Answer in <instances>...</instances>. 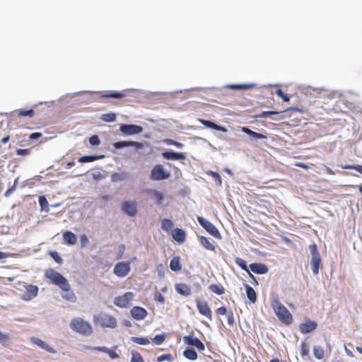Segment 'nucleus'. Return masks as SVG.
I'll list each match as a JSON object with an SVG mask.
<instances>
[{"label": "nucleus", "instance_id": "1", "mask_svg": "<svg viewBox=\"0 0 362 362\" xmlns=\"http://www.w3.org/2000/svg\"><path fill=\"white\" fill-rule=\"evenodd\" d=\"M271 305L279 320L286 325H290L293 322V317L289 310L280 302L277 297L271 301Z\"/></svg>", "mask_w": 362, "mask_h": 362}, {"label": "nucleus", "instance_id": "2", "mask_svg": "<svg viewBox=\"0 0 362 362\" xmlns=\"http://www.w3.org/2000/svg\"><path fill=\"white\" fill-rule=\"evenodd\" d=\"M70 327L74 331L84 336H89L93 333L90 324L81 317L73 319L70 323Z\"/></svg>", "mask_w": 362, "mask_h": 362}, {"label": "nucleus", "instance_id": "3", "mask_svg": "<svg viewBox=\"0 0 362 362\" xmlns=\"http://www.w3.org/2000/svg\"><path fill=\"white\" fill-rule=\"evenodd\" d=\"M94 322L95 324L100 325L103 327L112 329L115 328L117 324V320L114 316L105 313H100L98 315H95Z\"/></svg>", "mask_w": 362, "mask_h": 362}, {"label": "nucleus", "instance_id": "4", "mask_svg": "<svg viewBox=\"0 0 362 362\" xmlns=\"http://www.w3.org/2000/svg\"><path fill=\"white\" fill-rule=\"evenodd\" d=\"M309 250L311 254L310 267L313 273L315 275L319 274L320 266L321 264V257L316 244L313 243L309 245Z\"/></svg>", "mask_w": 362, "mask_h": 362}, {"label": "nucleus", "instance_id": "5", "mask_svg": "<svg viewBox=\"0 0 362 362\" xmlns=\"http://www.w3.org/2000/svg\"><path fill=\"white\" fill-rule=\"evenodd\" d=\"M45 276L50 280L52 284L58 286L60 288L62 286H66V284L69 283L67 279L62 274L53 269H47L45 272Z\"/></svg>", "mask_w": 362, "mask_h": 362}, {"label": "nucleus", "instance_id": "6", "mask_svg": "<svg viewBox=\"0 0 362 362\" xmlns=\"http://www.w3.org/2000/svg\"><path fill=\"white\" fill-rule=\"evenodd\" d=\"M197 219L200 226L210 235L218 239L221 238V233L213 223L202 216H197Z\"/></svg>", "mask_w": 362, "mask_h": 362}, {"label": "nucleus", "instance_id": "7", "mask_svg": "<svg viewBox=\"0 0 362 362\" xmlns=\"http://www.w3.org/2000/svg\"><path fill=\"white\" fill-rule=\"evenodd\" d=\"M170 174L166 172L162 165H156L151 172V179L153 180H163L168 179Z\"/></svg>", "mask_w": 362, "mask_h": 362}, {"label": "nucleus", "instance_id": "8", "mask_svg": "<svg viewBox=\"0 0 362 362\" xmlns=\"http://www.w3.org/2000/svg\"><path fill=\"white\" fill-rule=\"evenodd\" d=\"M132 292H127L122 296H117L114 299V304L119 308H127L134 298Z\"/></svg>", "mask_w": 362, "mask_h": 362}, {"label": "nucleus", "instance_id": "9", "mask_svg": "<svg viewBox=\"0 0 362 362\" xmlns=\"http://www.w3.org/2000/svg\"><path fill=\"white\" fill-rule=\"evenodd\" d=\"M25 291L22 294L21 299L25 301H29L36 297L38 293L39 288L37 286L33 284L24 285Z\"/></svg>", "mask_w": 362, "mask_h": 362}, {"label": "nucleus", "instance_id": "10", "mask_svg": "<svg viewBox=\"0 0 362 362\" xmlns=\"http://www.w3.org/2000/svg\"><path fill=\"white\" fill-rule=\"evenodd\" d=\"M119 130L126 135L139 134L143 132V127L136 124H122Z\"/></svg>", "mask_w": 362, "mask_h": 362}, {"label": "nucleus", "instance_id": "11", "mask_svg": "<svg viewBox=\"0 0 362 362\" xmlns=\"http://www.w3.org/2000/svg\"><path fill=\"white\" fill-rule=\"evenodd\" d=\"M183 341L186 344L196 347L199 351H202L205 349V345L197 337H194L191 335H186L183 337Z\"/></svg>", "mask_w": 362, "mask_h": 362}, {"label": "nucleus", "instance_id": "12", "mask_svg": "<svg viewBox=\"0 0 362 362\" xmlns=\"http://www.w3.org/2000/svg\"><path fill=\"white\" fill-rule=\"evenodd\" d=\"M122 210L129 216L134 217L137 214V205L134 201H125L122 203Z\"/></svg>", "mask_w": 362, "mask_h": 362}, {"label": "nucleus", "instance_id": "13", "mask_svg": "<svg viewBox=\"0 0 362 362\" xmlns=\"http://www.w3.org/2000/svg\"><path fill=\"white\" fill-rule=\"evenodd\" d=\"M196 303L199 313L207 317L209 320H212L211 310L207 302L202 301L199 298H197Z\"/></svg>", "mask_w": 362, "mask_h": 362}, {"label": "nucleus", "instance_id": "14", "mask_svg": "<svg viewBox=\"0 0 362 362\" xmlns=\"http://www.w3.org/2000/svg\"><path fill=\"white\" fill-rule=\"evenodd\" d=\"M130 271L129 263L121 262L115 266L114 273L119 277L126 276Z\"/></svg>", "mask_w": 362, "mask_h": 362}, {"label": "nucleus", "instance_id": "15", "mask_svg": "<svg viewBox=\"0 0 362 362\" xmlns=\"http://www.w3.org/2000/svg\"><path fill=\"white\" fill-rule=\"evenodd\" d=\"M62 291V297L71 303H75L77 300V297L74 293V291L71 290V285L68 283L66 284V286H62L61 288Z\"/></svg>", "mask_w": 362, "mask_h": 362}, {"label": "nucleus", "instance_id": "16", "mask_svg": "<svg viewBox=\"0 0 362 362\" xmlns=\"http://www.w3.org/2000/svg\"><path fill=\"white\" fill-rule=\"evenodd\" d=\"M113 146L116 149H121L126 147L134 146L137 149H141L144 148V144L137 141H120L113 144Z\"/></svg>", "mask_w": 362, "mask_h": 362}, {"label": "nucleus", "instance_id": "17", "mask_svg": "<svg viewBox=\"0 0 362 362\" xmlns=\"http://www.w3.org/2000/svg\"><path fill=\"white\" fill-rule=\"evenodd\" d=\"M146 193L151 199H153L154 203L156 205L162 204L164 199L163 193L153 189H146Z\"/></svg>", "mask_w": 362, "mask_h": 362}, {"label": "nucleus", "instance_id": "18", "mask_svg": "<svg viewBox=\"0 0 362 362\" xmlns=\"http://www.w3.org/2000/svg\"><path fill=\"white\" fill-rule=\"evenodd\" d=\"M131 315L136 320H144L147 316V311L145 308L135 306L130 311Z\"/></svg>", "mask_w": 362, "mask_h": 362}, {"label": "nucleus", "instance_id": "19", "mask_svg": "<svg viewBox=\"0 0 362 362\" xmlns=\"http://www.w3.org/2000/svg\"><path fill=\"white\" fill-rule=\"evenodd\" d=\"M162 156L167 160H177L186 158L185 153L175 152L173 151H165L162 153Z\"/></svg>", "mask_w": 362, "mask_h": 362}, {"label": "nucleus", "instance_id": "20", "mask_svg": "<svg viewBox=\"0 0 362 362\" xmlns=\"http://www.w3.org/2000/svg\"><path fill=\"white\" fill-rule=\"evenodd\" d=\"M317 326L316 322L308 320L306 322L301 323L299 327L303 334H308L315 329Z\"/></svg>", "mask_w": 362, "mask_h": 362}, {"label": "nucleus", "instance_id": "21", "mask_svg": "<svg viewBox=\"0 0 362 362\" xmlns=\"http://www.w3.org/2000/svg\"><path fill=\"white\" fill-rule=\"evenodd\" d=\"M249 267L250 270L257 274H264L269 271L267 266L262 263H252Z\"/></svg>", "mask_w": 362, "mask_h": 362}, {"label": "nucleus", "instance_id": "22", "mask_svg": "<svg viewBox=\"0 0 362 362\" xmlns=\"http://www.w3.org/2000/svg\"><path fill=\"white\" fill-rule=\"evenodd\" d=\"M199 122L205 126L207 128L212 129L216 131L222 132H227V129L225 127L220 126L216 124V123L210 121V120H206L203 119H199Z\"/></svg>", "mask_w": 362, "mask_h": 362}, {"label": "nucleus", "instance_id": "23", "mask_svg": "<svg viewBox=\"0 0 362 362\" xmlns=\"http://www.w3.org/2000/svg\"><path fill=\"white\" fill-rule=\"evenodd\" d=\"M31 341L49 353L55 354L57 352L56 350L51 347L48 344L39 338L32 337Z\"/></svg>", "mask_w": 362, "mask_h": 362}, {"label": "nucleus", "instance_id": "24", "mask_svg": "<svg viewBox=\"0 0 362 362\" xmlns=\"http://www.w3.org/2000/svg\"><path fill=\"white\" fill-rule=\"evenodd\" d=\"M241 132L248 135L251 140L264 139L267 138L265 135L255 132L247 127H241Z\"/></svg>", "mask_w": 362, "mask_h": 362}, {"label": "nucleus", "instance_id": "25", "mask_svg": "<svg viewBox=\"0 0 362 362\" xmlns=\"http://www.w3.org/2000/svg\"><path fill=\"white\" fill-rule=\"evenodd\" d=\"M175 290L180 295L183 296H189L192 293L190 287L182 283L176 284Z\"/></svg>", "mask_w": 362, "mask_h": 362}, {"label": "nucleus", "instance_id": "26", "mask_svg": "<svg viewBox=\"0 0 362 362\" xmlns=\"http://www.w3.org/2000/svg\"><path fill=\"white\" fill-rule=\"evenodd\" d=\"M64 243L68 245H74L77 242V236L71 231H66L63 233Z\"/></svg>", "mask_w": 362, "mask_h": 362}, {"label": "nucleus", "instance_id": "27", "mask_svg": "<svg viewBox=\"0 0 362 362\" xmlns=\"http://www.w3.org/2000/svg\"><path fill=\"white\" fill-rule=\"evenodd\" d=\"M173 239L180 243H183L186 239V233L180 228H176L173 233Z\"/></svg>", "mask_w": 362, "mask_h": 362}, {"label": "nucleus", "instance_id": "28", "mask_svg": "<svg viewBox=\"0 0 362 362\" xmlns=\"http://www.w3.org/2000/svg\"><path fill=\"white\" fill-rule=\"evenodd\" d=\"M247 297L252 303H255L257 300V295L255 289L250 285L245 284Z\"/></svg>", "mask_w": 362, "mask_h": 362}, {"label": "nucleus", "instance_id": "29", "mask_svg": "<svg viewBox=\"0 0 362 362\" xmlns=\"http://www.w3.org/2000/svg\"><path fill=\"white\" fill-rule=\"evenodd\" d=\"M296 108L293 107H288L286 109H285L284 110H281V111H274V110H271V111H264V112H262V114H260L258 117H260V118H267L269 117H270L271 115H280L281 113H284L286 111H288V110H295Z\"/></svg>", "mask_w": 362, "mask_h": 362}, {"label": "nucleus", "instance_id": "30", "mask_svg": "<svg viewBox=\"0 0 362 362\" xmlns=\"http://www.w3.org/2000/svg\"><path fill=\"white\" fill-rule=\"evenodd\" d=\"M104 158L103 155H89V156H83L78 158V161L79 163H90L95 161L98 159Z\"/></svg>", "mask_w": 362, "mask_h": 362}, {"label": "nucleus", "instance_id": "31", "mask_svg": "<svg viewBox=\"0 0 362 362\" xmlns=\"http://www.w3.org/2000/svg\"><path fill=\"white\" fill-rule=\"evenodd\" d=\"M170 268L173 272L181 270L180 258L178 256L174 257L170 262Z\"/></svg>", "mask_w": 362, "mask_h": 362}, {"label": "nucleus", "instance_id": "32", "mask_svg": "<svg viewBox=\"0 0 362 362\" xmlns=\"http://www.w3.org/2000/svg\"><path fill=\"white\" fill-rule=\"evenodd\" d=\"M183 356L186 358L191 361H195L197 358V354L196 351L192 348H186L183 351Z\"/></svg>", "mask_w": 362, "mask_h": 362}, {"label": "nucleus", "instance_id": "33", "mask_svg": "<svg viewBox=\"0 0 362 362\" xmlns=\"http://www.w3.org/2000/svg\"><path fill=\"white\" fill-rule=\"evenodd\" d=\"M199 240L200 244L206 250L213 251L215 250L214 245L210 243L209 239L204 236H199Z\"/></svg>", "mask_w": 362, "mask_h": 362}, {"label": "nucleus", "instance_id": "34", "mask_svg": "<svg viewBox=\"0 0 362 362\" xmlns=\"http://www.w3.org/2000/svg\"><path fill=\"white\" fill-rule=\"evenodd\" d=\"M313 354L317 359H318V360L322 359L325 356V351H324L323 348L318 345L314 346Z\"/></svg>", "mask_w": 362, "mask_h": 362}, {"label": "nucleus", "instance_id": "35", "mask_svg": "<svg viewBox=\"0 0 362 362\" xmlns=\"http://www.w3.org/2000/svg\"><path fill=\"white\" fill-rule=\"evenodd\" d=\"M38 202L40 206H41V211H45L47 213L49 212V209L48 206V202L47 200V198L45 196H40Z\"/></svg>", "mask_w": 362, "mask_h": 362}, {"label": "nucleus", "instance_id": "36", "mask_svg": "<svg viewBox=\"0 0 362 362\" xmlns=\"http://www.w3.org/2000/svg\"><path fill=\"white\" fill-rule=\"evenodd\" d=\"M131 341L140 345H147L150 344V340L147 337H132Z\"/></svg>", "mask_w": 362, "mask_h": 362}, {"label": "nucleus", "instance_id": "37", "mask_svg": "<svg viewBox=\"0 0 362 362\" xmlns=\"http://www.w3.org/2000/svg\"><path fill=\"white\" fill-rule=\"evenodd\" d=\"M126 177L125 173H115L111 175V181L112 182H116L119 181L124 180Z\"/></svg>", "mask_w": 362, "mask_h": 362}, {"label": "nucleus", "instance_id": "38", "mask_svg": "<svg viewBox=\"0 0 362 362\" xmlns=\"http://www.w3.org/2000/svg\"><path fill=\"white\" fill-rule=\"evenodd\" d=\"M126 95L122 92H110V93L103 94L101 98H122L125 97Z\"/></svg>", "mask_w": 362, "mask_h": 362}, {"label": "nucleus", "instance_id": "39", "mask_svg": "<svg viewBox=\"0 0 362 362\" xmlns=\"http://www.w3.org/2000/svg\"><path fill=\"white\" fill-rule=\"evenodd\" d=\"M173 227V222L168 218H164L161 222V228L163 230L168 231Z\"/></svg>", "mask_w": 362, "mask_h": 362}, {"label": "nucleus", "instance_id": "40", "mask_svg": "<svg viewBox=\"0 0 362 362\" xmlns=\"http://www.w3.org/2000/svg\"><path fill=\"white\" fill-rule=\"evenodd\" d=\"M101 119L106 122H112L116 119V115L115 113H105L101 115Z\"/></svg>", "mask_w": 362, "mask_h": 362}, {"label": "nucleus", "instance_id": "41", "mask_svg": "<svg viewBox=\"0 0 362 362\" xmlns=\"http://www.w3.org/2000/svg\"><path fill=\"white\" fill-rule=\"evenodd\" d=\"M132 358L130 362H144L141 355L136 351H131Z\"/></svg>", "mask_w": 362, "mask_h": 362}, {"label": "nucleus", "instance_id": "42", "mask_svg": "<svg viewBox=\"0 0 362 362\" xmlns=\"http://www.w3.org/2000/svg\"><path fill=\"white\" fill-rule=\"evenodd\" d=\"M209 290L213 292V293H215L218 295H221L223 293H224V288L222 286H219L217 284H211L210 286H209Z\"/></svg>", "mask_w": 362, "mask_h": 362}, {"label": "nucleus", "instance_id": "43", "mask_svg": "<svg viewBox=\"0 0 362 362\" xmlns=\"http://www.w3.org/2000/svg\"><path fill=\"white\" fill-rule=\"evenodd\" d=\"M165 338H166L165 333L158 334L154 337V338L153 339V341L157 345H160L161 344L163 343Z\"/></svg>", "mask_w": 362, "mask_h": 362}, {"label": "nucleus", "instance_id": "44", "mask_svg": "<svg viewBox=\"0 0 362 362\" xmlns=\"http://www.w3.org/2000/svg\"><path fill=\"white\" fill-rule=\"evenodd\" d=\"M235 262L244 271L248 272L249 269L247 265V262L240 257H236L235 259Z\"/></svg>", "mask_w": 362, "mask_h": 362}, {"label": "nucleus", "instance_id": "45", "mask_svg": "<svg viewBox=\"0 0 362 362\" xmlns=\"http://www.w3.org/2000/svg\"><path fill=\"white\" fill-rule=\"evenodd\" d=\"M35 115V110L30 109L27 110H20L18 113V117H28L30 118L33 117Z\"/></svg>", "mask_w": 362, "mask_h": 362}, {"label": "nucleus", "instance_id": "46", "mask_svg": "<svg viewBox=\"0 0 362 362\" xmlns=\"http://www.w3.org/2000/svg\"><path fill=\"white\" fill-rule=\"evenodd\" d=\"M163 142L167 145H173L176 146L178 148H182L184 147V144L182 143L176 141L171 139H166L163 141Z\"/></svg>", "mask_w": 362, "mask_h": 362}, {"label": "nucleus", "instance_id": "47", "mask_svg": "<svg viewBox=\"0 0 362 362\" xmlns=\"http://www.w3.org/2000/svg\"><path fill=\"white\" fill-rule=\"evenodd\" d=\"M49 255L53 258V259L58 264H62L63 262L62 258L60 257L59 253L56 251H50L49 252Z\"/></svg>", "mask_w": 362, "mask_h": 362}, {"label": "nucleus", "instance_id": "48", "mask_svg": "<svg viewBox=\"0 0 362 362\" xmlns=\"http://www.w3.org/2000/svg\"><path fill=\"white\" fill-rule=\"evenodd\" d=\"M309 354V346L305 342H303L300 346V356L302 357L308 356Z\"/></svg>", "mask_w": 362, "mask_h": 362}, {"label": "nucleus", "instance_id": "49", "mask_svg": "<svg viewBox=\"0 0 362 362\" xmlns=\"http://www.w3.org/2000/svg\"><path fill=\"white\" fill-rule=\"evenodd\" d=\"M89 143L91 146H98L100 144V140L98 135H93L90 137Z\"/></svg>", "mask_w": 362, "mask_h": 362}, {"label": "nucleus", "instance_id": "50", "mask_svg": "<svg viewBox=\"0 0 362 362\" xmlns=\"http://www.w3.org/2000/svg\"><path fill=\"white\" fill-rule=\"evenodd\" d=\"M17 183L18 178L15 180L13 185L6 190L4 194L5 197H8L16 190Z\"/></svg>", "mask_w": 362, "mask_h": 362}, {"label": "nucleus", "instance_id": "51", "mask_svg": "<svg viewBox=\"0 0 362 362\" xmlns=\"http://www.w3.org/2000/svg\"><path fill=\"white\" fill-rule=\"evenodd\" d=\"M172 360H173V356L170 354H163L157 358L158 362H163L164 361H172Z\"/></svg>", "mask_w": 362, "mask_h": 362}, {"label": "nucleus", "instance_id": "52", "mask_svg": "<svg viewBox=\"0 0 362 362\" xmlns=\"http://www.w3.org/2000/svg\"><path fill=\"white\" fill-rule=\"evenodd\" d=\"M210 174L212 175V177H214V180L216 181V184L218 185V186H221L222 185V181H221V177L220 176V175L216 173V172H213V171H211L210 172Z\"/></svg>", "mask_w": 362, "mask_h": 362}, {"label": "nucleus", "instance_id": "53", "mask_svg": "<svg viewBox=\"0 0 362 362\" xmlns=\"http://www.w3.org/2000/svg\"><path fill=\"white\" fill-rule=\"evenodd\" d=\"M158 276L159 279H163L165 276V267L163 264H159L157 267Z\"/></svg>", "mask_w": 362, "mask_h": 362}, {"label": "nucleus", "instance_id": "54", "mask_svg": "<svg viewBox=\"0 0 362 362\" xmlns=\"http://www.w3.org/2000/svg\"><path fill=\"white\" fill-rule=\"evenodd\" d=\"M30 153V149L29 148H19L16 151V154L18 156H28Z\"/></svg>", "mask_w": 362, "mask_h": 362}, {"label": "nucleus", "instance_id": "55", "mask_svg": "<svg viewBox=\"0 0 362 362\" xmlns=\"http://www.w3.org/2000/svg\"><path fill=\"white\" fill-rule=\"evenodd\" d=\"M8 341V337L0 330V343L5 345Z\"/></svg>", "mask_w": 362, "mask_h": 362}, {"label": "nucleus", "instance_id": "56", "mask_svg": "<svg viewBox=\"0 0 362 362\" xmlns=\"http://www.w3.org/2000/svg\"><path fill=\"white\" fill-rule=\"evenodd\" d=\"M155 300L157 302H159L160 303H163L164 301H165V298H164V296L161 293H156V295H155Z\"/></svg>", "mask_w": 362, "mask_h": 362}, {"label": "nucleus", "instance_id": "57", "mask_svg": "<svg viewBox=\"0 0 362 362\" xmlns=\"http://www.w3.org/2000/svg\"><path fill=\"white\" fill-rule=\"evenodd\" d=\"M88 242V238L86 234H83L81 235V247H84Z\"/></svg>", "mask_w": 362, "mask_h": 362}, {"label": "nucleus", "instance_id": "58", "mask_svg": "<svg viewBox=\"0 0 362 362\" xmlns=\"http://www.w3.org/2000/svg\"><path fill=\"white\" fill-rule=\"evenodd\" d=\"M216 313L218 315H227L228 314L227 308L224 306L220 307V308H217Z\"/></svg>", "mask_w": 362, "mask_h": 362}, {"label": "nucleus", "instance_id": "59", "mask_svg": "<svg viewBox=\"0 0 362 362\" xmlns=\"http://www.w3.org/2000/svg\"><path fill=\"white\" fill-rule=\"evenodd\" d=\"M107 355L112 359L118 358L119 357V355L115 351H113L110 349L108 350Z\"/></svg>", "mask_w": 362, "mask_h": 362}, {"label": "nucleus", "instance_id": "60", "mask_svg": "<svg viewBox=\"0 0 362 362\" xmlns=\"http://www.w3.org/2000/svg\"><path fill=\"white\" fill-rule=\"evenodd\" d=\"M276 93L281 97L284 101H288L290 100L289 96L284 92H276Z\"/></svg>", "mask_w": 362, "mask_h": 362}, {"label": "nucleus", "instance_id": "61", "mask_svg": "<svg viewBox=\"0 0 362 362\" xmlns=\"http://www.w3.org/2000/svg\"><path fill=\"white\" fill-rule=\"evenodd\" d=\"M42 135V134L40 132H34V133H32V134H30L29 138L31 140H35V139H37L40 137H41Z\"/></svg>", "mask_w": 362, "mask_h": 362}, {"label": "nucleus", "instance_id": "62", "mask_svg": "<svg viewBox=\"0 0 362 362\" xmlns=\"http://www.w3.org/2000/svg\"><path fill=\"white\" fill-rule=\"evenodd\" d=\"M93 349L105 353L107 354L108 350L110 349H108L107 347H105V346H95V347H93Z\"/></svg>", "mask_w": 362, "mask_h": 362}, {"label": "nucleus", "instance_id": "63", "mask_svg": "<svg viewBox=\"0 0 362 362\" xmlns=\"http://www.w3.org/2000/svg\"><path fill=\"white\" fill-rule=\"evenodd\" d=\"M227 317H228V323L230 325H232L234 324L235 322V320H234V317H233V314L232 313H228L227 314Z\"/></svg>", "mask_w": 362, "mask_h": 362}, {"label": "nucleus", "instance_id": "64", "mask_svg": "<svg viewBox=\"0 0 362 362\" xmlns=\"http://www.w3.org/2000/svg\"><path fill=\"white\" fill-rule=\"evenodd\" d=\"M93 178L95 180H101L103 176L100 172H95L92 174Z\"/></svg>", "mask_w": 362, "mask_h": 362}]
</instances>
